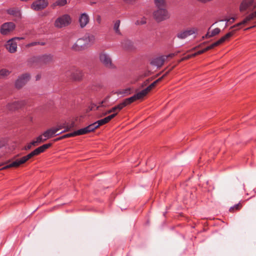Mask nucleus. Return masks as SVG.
<instances>
[{"instance_id":"nucleus-1","label":"nucleus","mask_w":256,"mask_h":256,"mask_svg":"<svg viewBox=\"0 0 256 256\" xmlns=\"http://www.w3.org/2000/svg\"><path fill=\"white\" fill-rule=\"evenodd\" d=\"M52 145V144L51 143L43 144L42 146L36 148L34 150L26 156H24L19 159H17L10 164H6V166L3 167L2 170H6L11 168H17L20 164L25 163L32 157L38 156L40 153L44 152L46 150L50 148Z\"/></svg>"},{"instance_id":"nucleus-2","label":"nucleus","mask_w":256,"mask_h":256,"mask_svg":"<svg viewBox=\"0 0 256 256\" xmlns=\"http://www.w3.org/2000/svg\"><path fill=\"white\" fill-rule=\"evenodd\" d=\"M256 8L254 0H242L239 7L240 12L242 13H248Z\"/></svg>"},{"instance_id":"nucleus-3","label":"nucleus","mask_w":256,"mask_h":256,"mask_svg":"<svg viewBox=\"0 0 256 256\" xmlns=\"http://www.w3.org/2000/svg\"><path fill=\"white\" fill-rule=\"evenodd\" d=\"M72 22L70 15L66 14L58 17L54 22V26L58 28H62L68 26Z\"/></svg>"},{"instance_id":"nucleus-4","label":"nucleus","mask_w":256,"mask_h":256,"mask_svg":"<svg viewBox=\"0 0 256 256\" xmlns=\"http://www.w3.org/2000/svg\"><path fill=\"white\" fill-rule=\"evenodd\" d=\"M154 17L158 22H162L170 18V14L164 8H158L154 12Z\"/></svg>"},{"instance_id":"nucleus-5","label":"nucleus","mask_w":256,"mask_h":256,"mask_svg":"<svg viewBox=\"0 0 256 256\" xmlns=\"http://www.w3.org/2000/svg\"><path fill=\"white\" fill-rule=\"evenodd\" d=\"M15 28L16 25L14 22H5L1 26L0 32L2 35H8L14 30Z\"/></svg>"},{"instance_id":"nucleus-6","label":"nucleus","mask_w":256,"mask_h":256,"mask_svg":"<svg viewBox=\"0 0 256 256\" xmlns=\"http://www.w3.org/2000/svg\"><path fill=\"white\" fill-rule=\"evenodd\" d=\"M198 29L196 28L193 27L184 30L176 34V36L180 39H184L194 34L197 33Z\"/></svg>"},{"instance_id":"nucleus-7","label":"nucleus","mask_w":256,"mask_h":256,"mask_svg":"<svg viewBox=\"0 0 256 256\" xmlns=\"http://www.w3.org/2000/svg\"><path fill=\"white\" fill-rule=\"evenodd\" d=\"M48 4V0H36L31 5V8L38 11L46 8Z\"/></svg>"},{"instance_id":"nucleus-8","label":"nucleus","mask_w":256,"mask_h":256,"mask_svg":"<svg viewBox=\"0 0 256 256\" xmlns=\"http://www.w3.org/2000/svg\"><path fill=\"white\" fill-rule=\"evenodd\" d=\"M30 76L28 74H24L18 77L16 80L15 85L18 88H20L30 80Z\"/></svg>"},{"instance_id":"nucleus-9","label":"nucleus","mask_w":256,"mask_h":256,"mask_svg":"<svg viewBox=\"0 0 256 256\" xmlns=\"http://www.w3.org/2000/svg\"><path fill=\"white\" fill-rule=\"evenodd\" d=\"M100 62L106 67L112 68L113 67L112 60L110 56L106 53L102 52L99 56Z\"/></svg>"},{"instance_id":"nucleus-10","label":"nucleus","mask_w":256,"mask_h":256,"mask_svg":"<svg viewBox=\"0 0 256 256\" xmlns=\"http://www.w3.org/2000/svg\"><path fill=\"white\" fill-rule=\"evenodd\" d=\"M16 39H20L18 38H12L8 40L6 44V50L10 53H14L16 51L17 43L15 42Z\"/></svg>"},{"instance_id":"nucleus-11","label":"nucleus","mask_w":256,"mask_h":256,"mask_svg":"<svg viewBox=\"0 0 256 256\" xmlns=\"http://www.w3.org/2000/svg\"><path fill=\"white\" fill-rule=\"evenodd\" d=\"M38 58L40 66L48 64L53 60L52 56L51 54H44L38 56Z\"/></svg>"},{"instance_id":"nucleus-12","label":"nucleus","mask_w":256,"mask_h":256,"mask_svg":"<svg viewBox=\"0 0 256 256\" xmlns=\"http://www.w3.org/2000/svg\"><path fill=\"white\" fill-rule=\"evenodd\" d=\"M166 60V57L162 56L152 60L150 62V64L152 66H156L158 68H160L164 64Z\"/></svg>"},{"instance_id":"nucleus-13","label":"nucleus","mask_w":256,"mask_h":256,"mask_svg":"<svg viewBox=\"0 0 256 256\" xmlns=\"http://www.w3.org/2000/svg\"><path fill=\"white\" fill-rule=\"evenodd\" d=\"M98 127V124L96 122L86 128L80 129V130L81 134L82 135L93 132Z\"/></svg>"},{"instance_id":"nucleus-14","label":"nucleus","mask_w":256,"mask_h":256,"mask_svg":"<svg viewBox=\"0 0 256 256\" xmlns=\"http://www.w3.org/2000/svg\"><path fill=\"white\" fill-rule=\"evenodd\" d=\"M174 68V66H172L168 72H166L160 78L154 82L152 83L149 86H148L146 89V90L150 92L152 88H154L156 85L160 82H161L164 78L167 76L169 72Z\"/></svg>"},{"instance_id":"nucleus-15","label":"nucleus","mask_w":256,"mask_h":256,"mask_svg":"<svg viewBox=\"0 0 256 256\" xmlns=\"http://www.w3.org/2000/svg\"><path fill=\"white\" fill-rule=\"evenodd\" d=\"M24 104V102L22 101H16L12 103H9L6 105V108L10 110H14L20 108Z\"/></svg>"},{"instance_id":"nucleus-16","label":"nucleus","mask_w":256,"mask_h":256,"mask_svg":"<svg viewBox=\"0 0 256 256\" xmlns=\"http://www.w3.org/2000/svg\"><path fill=\"white\" fill-rule=\"evenodd\" d=\"M60 130V128H52L45 131L43 133V136L46 139L48 140L53 137L56 133Z\"/></svg>"},{"instance_id":"nucleus-17","label":"nucleus","mask_w":256,"mask_h":256,"mask_svg":"<svg viewBox=\"0 0 256 256\" xmlns=\"http://www.w3.org/2000/svg\"><path fill=\"white\" fill-rule=\"evenodd\" d=\"M71 78L74 80H80L84 76L82 72L78 69H76L71 74Z\"/></svg>"},{"instance_id":"nucleus-18","label":"nucleus","mask_w":256,"mask_h":256,"mask_svg":"<svg viewBox=\"0 0 256 256\" xmlns=\"http://www.w3.org/2000/svg\"><path fill=\"white\" fill-rule=\"evenodd\" d=\"M89 20V16L86 14L83 13L81 14L79 18V22L80 27L83 28L86 26V25L88 23Z\"/></svg>"},{"instance_id":"nucleus-19","label":"nucleus","mask_w":256,"mask_h":256,"mask_svg":"<svg viewBox=\"0 0 256 256\" xmlns=\"http://www.w3.org/2000/svg\"><path fill=\"white\" fill-rule=\"evenodd\" d=\"M108 101V98H106L101 102H100L98 105L92 104H91L92 110H99L101 108L106 107L108 106L107 102Z\"/></svg>"},{"instance_id":"nucleus-20","label":"nucleus","mask_w":256,"mask_h":256,"mask_svg":"<svg viewBox=\"0 0 256 256\" xmlns=\"http://www.w3.org/2000/svg\"><path fill=\"white\" fill-rule=\"evenodd\" d=\"M6 12L8 14L12 16L16 19H20L21 18V12L18 8H9L6 10Z\"/></svg>"},{"instance_id":"nucleus-21","label":"nucleus","mask_w":256,"mask_h":256,"mask_svg":"<svg viewBox=\"0 0 256 256\" xmlns=\"http://www.w3.org/2000/svg\"><path fill=\"white\" fill-rule=\"evenodd\" d=\"M231 30L225 34L224 36H222L220 39L218 40L220 44H222L226 41L229 40L230 38L233 36V35L235 34V32L238 30V29H234L230 30Z\"/></svg>"},{"instance_id":"nucleus-22","label":"nucleus","mask_w":256,"mask_h":256,"mask_svg":"<svg viewBox=\"0 0 256 256\" xmlns=\"http://www.w3.org/2000/svg\"><path fill=\"white\" fill-rule=\"evenodd\" d=\"M80 135H82V134H81V132L80 129V130L74 131L72 132H70V133L63 135L62 136H60V137L55 139L54 140L57 141V140H62L64 138H70V137H74V136H80Z\"/></svg>"},{"instance_id":"nucleus-23","label":"nucleus","mask_w":256,"mask_h":256,"mask_svg":"<svg viewBox=\"0 0 256 256\" xmlns=\"http://www.w3.org/2000/svg\"><path fill=\"white\" fill-rule=\"evenodd\" d=\"M38 56H32L28 60V64L31 66H40Z\"/></svg>"},{"instance_id":"nucleus-24","label":"nucleus","mask_w":256,"mask_h":256,"mask_svg":"<svg viewBox=\"0 0 256 256\" xmlns=\"http://www.w3.org/2000/svg\"><path fill=\"white\" fill-rule=\"evenodd\" d=\"M210 28H208L206 34L202 37L203 38L213 37L218 34L220 32V30L218 28H214L212 31L210 30Z\"/></svg>"},{"instance_id":"nucleus-25","label":"nucleus","mask_w":256,"mask_h":256,"mask_svg":"<svg viewBox=\"0 0 256 256\" xmlns=\"http://www.w3.org/2000/svg\"><path fill=\"white\" fill-rule=\"evenodd\" d=\"M75 126L74 122H71L70 124H60L56 128H60V130L64 128V132H67L72 129Z\"/></svg>"},{"instance_id":"nucleus-26","label":"nucleus","mask_w":256,"mask_h":256,"mask_svg":"<svg viewBox=\"0 0 256 256\" xmlns=\"http://www.w3.org/2000/svg\"><path fill=\"white\" fill-rule=\"evenodd\" d=\"M137 100L136 98V96L134 95L132 96H131L130 98H127L125 99L122 104L123 106L125 107L126 106L132 104V102H134Z\"/></svg>"},{"instance_id":"nucleus-27","label":"nucleus","mask_w":256,"mask_h":256,"mask_svg":"<svg viewBox=\"0 0 256 256\" xmlns=\"http://www.w3.org/2000/svg\"><path fill=\"white\" fill-rule=\"evenodd\" d=\"M246 20V16L240 22L238 23L234 26H231L230 28V30H234V29H238L240 30V26L242 25H244L247 24L248 22H250L249 20Z\"/></svg>"},{"instance_id":"nucleus-28","label":"nucleus","mask_w":256,"mask_h":256,"mask_svg":"<svg viewBox=\"0 0 256 256\" xmlns=\"http://www.w3.org/2000/svg\"><path fill=\"white\" fill-rule=\"evenodd\" d=\"M131 92H132L131 88H126V89H122V90H118L116 92V94L118 95H122V96H128V95L130 94Z\"/></svg>"},{"instance_id":"nucleus-29","label":"nucleus","mask_w":256,"mask_h":256,"mask_svg":"<svg viewBox=\"0 0 256 256\" xmlns=\"http://www.w3.org/2000/svg\"><path fill=\"white\" fill-rule=\"evenodd\" d=\"M84 38L86 41V43H87L88 46L90 44H93L96 40L95 36L92 34L88 35L87 36L84 37Z\"/></svg>"},{"instance_id":"nucleus-30","label":"nucleus","mask_w":256,"mask_h":256,"mask_svg":"<svg viewBox=\"0 0 256 256\" xmlns=\"http://www.w3.org/2000/svg\"><path fill=\"white\" fill-rule=\"evenodd\" d=\"M149 92L146 90V88L142 90L140 92L135 94L136 96V98L138 100H140L144 96H146Z\"/></svg>"},{"instance_id":"nucleus-31","label":"nucleus","mask_w":256,"mask_h":256,"mask_svg":"<svg viewBox=\"0 0 256 256\" xmlns=\"http://www.w3.org/2000/svg\"><path fill=\"white\" fill-rule=\"evenodd\" d=\"M66 0H57L52 4V6L56 7V6H62L67 4Z\"/></svg>"},{"instance_id":"nucleus-32","label":"nucleus","mask_w":256,"mask_h":256,"mask_svg":"<svg viewBox=\"0 0 256 256\" xmlns=\"http://www.w3.org/2000/svg\"><path fill=\"white\" fill-rule=\"evenodd\" d=\"M156 6L158 8H165L166 2L165 0H154Z\"/></svg>"},{"instance_id":"nucleus-33","label":"nucleus","mask_w":256,"mask_h":256,"mask_svg":"<svg viewBox=\"0 0 256 256\" xmlns=\"http://www.w3.org/2000/svg\"><path fill=\"white\" fill-rule=\"evenodd\" d=\"M76 42L80 46L83 48L84 50L87 48L88 45H87V43H86V41L84 38L78 39L76 40Z\"/></svg>"},{"instance_id":"nucleus-34","label":"nucleus","mask_w":256,"mask_h":256,"mask_svg":"<svg viewBox=\"0 0 256 256\" xmlns=\"http://www.w3.org/2000/svg\"><path fill=\"white\" fill-rule=\"evenodd\" d=\"M124 108L122 104V103L118 104L112 108V110H113L114 113H116V114Z\"/></svg>"},{"instance_id":"nucleus-35","label":"nucleus","mask_w":256,"mask_h":256,"mask_svg":"<svg viewBox=\"0 0 256 256\" xmlns=\"http://www.w3.org/2000/svg\"><path fill=\"white\" fill-rule=\"evenodd\" d=\"M242 208V204L240 203H238L234 206L230 208L229 210L230 212H234L236 211L239 210Z\"/></svg>"},{"instance_id":"nucleus-36","label":"nucleus","mask_w":256,"mask_h":256,"mask_svg":"<svg viewBox=\"0 0 256 256\" xmlns=\"http://www.w3.org/2000/svg\"><path fill=\"white\" fill-rule=\"evenodd\" d=\"M38 146L35 140H32L24 148V150H29L32 148V146Z\"/></svg>"},{"instance_id":"nucleus-37","label":"nucleus","mask_w":256,"mask_h":256,"mask_svg":"<svg viewBox=\"0 0 256 256\" xmlns=\"http://www.w3.org/2000/svg\"><path fill=\"white\" fill-rule=\"evenodd\" d=\"M10 72L6 69H2L0 70V78H2L8 76Z\"/></svg>"},{"instance_id":"nucleus-38","label":"nucleus","mask_w":256,"mask_h":256,"mask_svg":"<svg viewBox=\"0 0 256 256\" xmlns=\"http://www.w3.org/2000/svg\"><path fill=\"white\" fill-rule=\"evenodd\" d=\"M72 50L74 51H81L84 50L83 48L80 46L78 44L77 42H76L74 45L72 47Z\"/></svg>"},{"instance_id":"nucleus-39","label":"nucleus","mask_w":256,"mask_h":256,"mask_svg":"<svg viewBox=\"0 0 256 256\" xmlns=\"http://www.w3.org/2000/svg\"><path fill=\"white\" fill-rule=\"evenodd\" d=\"M220 44V43L219 42V40H218V41L214 42L213 44H212L206 47L205 48V50H206V51L212 49L214 48L219 46Z\"/></svg>"},{"instance_id":"nucleus-40","label":"nucleus","mask_w":256,"mask_h":256,"mask_svg":"<svg viewBox=\"0 0 256 256\" xmlns=\"http://www.w3.org/2000/svg\"><path fill=\"white\" fill-rule=\"evenodd\" d=\"M109 122L107 117L101 119L96 121L98 124V126L100 127L101 126H102L104 124H106Z\"/></svg>"},{"instance_id":"nucleus-41","label":"nucleus","mask_w":256,"mask_h":256,"mask_svg":"<svg viewBox=\"0 0 256 256\" xmlns=\"http://www.w3.org/2000/svg\"><path fill=\"white\" fill-rule=\"evenodd\" d=\"M43 134L42 135L39 136L38 137L36 138V140H35L36 142V144L38 145L40 144L43 142H45L46 139V138H43Z\"/></svg>"},{"instance_id":"nucleus-42","label":"nucleus","mask_w":256,"mask_h":256,"mask_svg":"<svg viewBox=\"0 0 256 256\" xmlns=\"http://www.w3.org/2000/svg\"><path fill=\"white\" fill-rule=\"evenodd\" d=\"M120 25V20H117L114 23V29L115 30L116 32L118 34H120V30H119Z\"/></svg>"},{"instance_id":"nucleus-43","label":"nucleus","mask_w":256,"mask_h":256,"mask_svg":"<svg viewBox=\"0 0 256 256\" xmlns=\"http://www.w3.org/2000/svg\"><path fill=\"white\" fill-rule=\"evenodd\" d=\"M255 18H256V10L250 13L248 16H247L246 20H249L250 22Z\"/></svg>"},{"instance_id":"nucleus-44","label":"nucleus","mask_w":256,"mask_h":256,"mask_svg":"<svg viewBox=\"0 0 256 256\" xmlns=\"http://www.w3.org/2000/svg\"><path fill=\"white\" fill-rule=\"evenodd\" d=\"M180 52L179 51L177 52H176L174 53H172V54H170L167 56H164L166 57V60L168 58H172L173 57H174V56H176L178 53Z\"/></svg>"},{"instance_id":"nucleus-45","label":"nucleus","mask_w":256,"mask_h":256,"mask_svg":"<svg viewBox=\"0 0 256 256\" xmlns=\"http://www.w3.org/2000/svg\"><path fill=\"white\" fill-rule=\"evenodd\" d=\"M112 112H113V110H112V108H110V110H108L106 111V112H102V113L100 114V117H102V116H105L107 115L108 114H110V113H112Z\"/></svg>"},{"instance_id":"nucleus-46","label":"nucleus","mask_w":256,"mask_h":256,"mask_svg":"<svg viewBox=\"0 0 256 256\" xmlns=\"http://www.w3.org/2000/svg\"><path fill=\"white\" fill-rule=\"evenodd\" d=\"M116 115H117V114H116V113H114V112H113V114H110V116H106V117H107V118H108V121L110 122V120H112L113 118H114Z\"/></svg>"},{"instance_id":"nucleus-47","label":"nucleus","mask_w":256,"mask_h":256,"mask_svg":"<svg viewBox=\"0 0 256 256\" xmlns=\"http://www.w3.org/2000/svg\"><path fill=\"white\" fill-rule=\"evenodd\" d=\"M146 23V20L145 18H143L142 20H138L136 24H143Z\"/></svg>"},{"instance_id":"nucleus-48","label":"nucleus","mask_w":256,"mask_h":256,"mask_svg":"<svg viewBox=\"0 0 256 256\" xmlns=\"http://www.w3.org/2000/svg\"><path fill=\"white\" fill-rule=\"evenodd\" d=\"M206 52V50H205V48H204L202 50H198V52H197L196 54H198V55H200V54H201Z\"/></svg>"},{"instance_id":"nucleus-49","label":"nucleus","mask_w":256,"mask_h":256,"mask_svg":"<svg viewBox=\"0 0 256 256\" xmlns=\"http://www.w3.org/2000/svg\"><path fill=\"white\" fill-rule=\"evenodd\" d=\"M96 22H98V24H100L101 23L102 18L100 16H98L96 19Z\"/></svg>"},{"instance_id":"nucleus-50","label":"nucleus","mask_w":256,"mask_h":256,"mask_svg":"<svg viewBox=\"0 0 256 256\" xmlns=\"http://www.w3.org/2000/svg\"><path fill=\"white\" fill-rule=\"evenodd\" d=\"M37 44H40V42H32V43H30L28 44V46H36V45Z\"/></svg>"},{"instance_id":"nucleus-51","label":"nucleus","mask_w":256,"mask_h":256,"mask_svg":"<svg viewBox=\"0 0 256 256\" xmlns=\"http://www.w3.org/2000/svg\"><path fill=\"white\" fill-rule=\"evenodd\" d=\"M190 58H191L190 56V54H189V55H188V56L184 57L183 60H188Z\"/></svg>"},{"instance_id":"nucleus-52","label":"nucleus","mask_w":256,"mask_h":256,"mask_svg":"<svg viewBox=\"0 0 256 256\" xmlns=\"http://www.w3.org/2000/svg\"><path fill=\"white\" fill-rule=\"evenodd\" d=\"M198 54H196V52H195V53H194V54H190L191 58H194V56H198Z\"/></svg>"},{"instance_id":"nucleus-53","label":"nucleus","mask_w":256,"mask_h":256,"mask_svg":"<svg viewBox=\"0 0 256 256\" xmlns=\"http://www.w3.org/2000/svg\"><path fill=\"white\" fill-rule=\"evenodd\" d=\"M40 78V74H38L36 76V80H39Z\"/></svg>"},{"instance_id":"nucleus-54","label":"nucleus","mask_w":256,"mask_h":256,"mask_svg":"<svg viewBox=\"0 0 256 256\" xmlns=\"http://www.w3.org/2000/svg\"><path fill=\"white\" fill-rule=\"evenodd\" d=\"M150 82V80H146L145 82H144V84L146 85L148 82Z\"/></svg>"},{"instance_id":"nucleus-55","label":"nucleus","mask_w":256,"mask_h":256,"mask_svg":"<svg viewBox=\"0 0 256 256\" xmlns=\"http://www.w3.org/2000/svg\"><path fill=\"white\" fill-rule=\"evenodd\" d=\"M184 60H183V58H181V59L178 61V62H182V61H184Z\"/></svg>"},{"instance_id":"nucleus-56","label":"nucleus","mask_w":256,"mask_h":256,"mask_svg":"<svg viewBox=\"0 0 256 256\" xmlns=\"http://www.w3.org/2000/svg\"><path fill=\"white\" fill-rule=\"evenodd\" d=\"M254 26H251V27H250V28H246V30H248V29L252 28H254Z\"/></svg>"},{"instance_id":"nucleus-57","label":"nucleus","mask_w":256,"mask_h":256,"mask_svg":"<svg viewBox=\"0 0 256 256\" xmlns=\"http://www.w3.org/2000/svg\"><path fill=\"white\" fill-rule=\"evenodd\" d=\"M10 162V161L6 162V164H8V162Z\"/></svg>"},{"instance_id":"nucleus-58","label":"nucleus","mask_w":256,"mask_h":256,"mask_svg":"<svg viewBox=\"0 0 256 256\" xmlns=\"http://www.w3.org/2000/svg\"><path fill=\"white\" fill-rule=\"evenodd\" d=\"M44 43H42L41 44V45H44Z\"/></svg>"}]
</instances>
